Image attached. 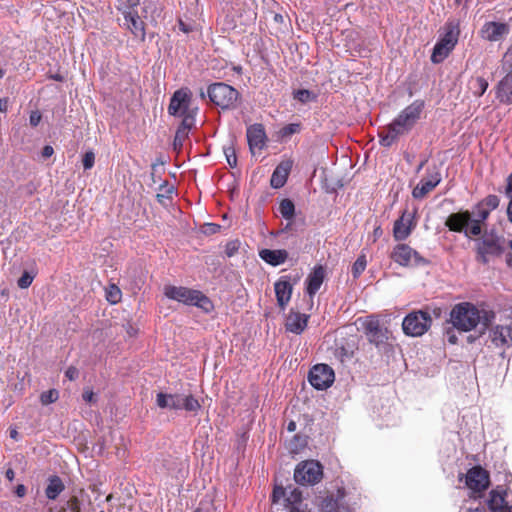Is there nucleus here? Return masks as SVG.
Instances as JSON below:
<instances>
[{"instance_id":"f257e3e1","label":"nucleus","mask_w":512,"mask_h":512,"mask_svg":"<svg viewBox=\"0 0 512 512\" xmlns=\"http://www.w3.org/2000/svg\"><path fill=\"white\" fill-rule=\"evenodd\" d=\"M424 106V101L415 100L405 107L389 124L382 127L378 131L380 145L389 148L400 137L409 134L420 120Z\"/></svg>"},{"instance_id":"f03ea898","label":"nucleus","mask_w":512,"mask_h":512,"mask_svg":"<svg viewBox=\"0 0 512 512\" xmlns=\"http://www.w3.org/2000/svg\"><path fill=\"white\" fill-rule=\"evenodd\" d=\"M460 33V20L457 18H449L442 27L440 37L432 50V63L439 64L450 55L458 43Z\"/></svg>"},{"instance_id":"7ed1b4c3","label":"nucleus","mask_w":512,"mask_h":512,"mask_svg":"<svg viewBox=\"0 0 512 512\" xmlns=\"http://www.w3.org/2000/svg\"><path fill=\"white\" fill-rule=\"evenodd\" d=\"M164 295L174 301L183 303L188 306H196L206 313L213 310L212 301L201 291L184 287L166 285L164 287Z\"/></svg>"},{"instance_id":"20e7f679","label":"nucleus","mask_w":512,"mask_h":512,"mask_svg":"<svg viewBox=\"0 0 512 512\" xmlns=\"http://www.w3.org/2000/svg\"><path fill=\"white\" fill-rule=\"evenodd\" d=\"M476 260L487 264L491 258L500 257L505 251V239L494 232H485L475 244Z\"/></svg>"},{"instance_id":"39448f33","label":"nucleus","mask_w":512,"mask_h":512,"mask_svg":"<svg viewBox=\"0 0 512 512\" xmlns=\"http://www.w3.org/2000/svg\"><path fill=\"white\" fill-rule=\"evenodd\" d=\"M156 404L160 408L170 410H184L189 413H197L201 408L199 400L191 393H163L156 395Z\"/></svg>"},{"instance_id":"423d86ee","label":"nucleus","mask_w":512,"mask_h":512,"mask_svg":"<svg viewBox=\"0 0 512 512\" xmlns=\"http://www.w3.org/2000/svg\"><path fill=\"white\" fill-rule=\"evenodd\" d=\"M480 321V311L469 302L456 304L450 313V322L453 327L460 331H471L476 328Z\"/></svg>"},{"instance_id":"0eeeda50","label":"nucleus","mask_w":512,"mask_h":512,"mask_svg":"<svg viewBox=\"0 0 512 512\" xmlns=\"http://www.w3.org/2000/svg\"><path fill=\"white\" fill-rule=\"evenodd\" d=\"M207 94L210 101L224 110L234 109L237 106L240 94L231 85L217 82L209 85Z\"/></svg>"},{"instance_id":"6e6552de","label":"nucleus","mask_w":512,"mask_h":512,"mask_svg":"<svg viewBox=\"0 0 512 512\" xmlns=\"http://www.w3.org/2000/svg\"><path fill=\"white\" fill-rule=\"evenodd\" d=\"M432 325V317L429 308L409 313L402 322V328L406 335L422 336Z\"/></svg>"},{"instance_id":"1a4fd4ad","label":"nucleus","mask_w":512,"mask_h":512,"mask_svg":"<svg viewBox=\"0 0 512 512\" xmlns=\"http://www.w3.org/2000/svg\"><path fill=\"white\" fill-rule=\"evenodd\" d=\"M323 476L322 465L315 460H308L299 463L294 471V480L303 486L317 484Z\"/></svg>"},{"instance_id":"9d476101","label":"nucleus","mask_w":512,"mask_h":512,"mask_svg":"<svg viewBox=\"0 0 512 512\" xmlns=\"http://www.w3.org/2000/svg\"><path fill=\"white\" fill-rule=\"evenodd\" d=\"M390 258L403 267L425 266L429 264V261L421 256L418 251L403 243L397 244L393 248Z\"/></svg>"},{"instance_id":"9b49d317","label":"nucleus","mask_w":512,"mask_h":512,"mask_svg":"<svg viewBox=\"0 0 512 512\" xmlns=\"http://www.w3.org/2000/svg\"><path fill=\"white\" fill-rule=\"evenodd\" d=\"M362 326L368 341L376 346L384 344L389 338V329L384 327L376 316H367Z\"/></svg>"},{"instance_id":"f8f14e48","label":"nucleus","mask_w":512,"mask_h":512,"mask_svg":"<svg viewBox=\"0 0 512 512\" xmlns=\"http://www.w3.org/2000/svg\"><path fill=\"white\" fill-rule=\"evenodd\" d=\"M334 380L335 373L327 364H316L309 371L308 381L317 390L329 388Z\"/></svg>"},{"instance_id":"ddd939ff","label":"nucleus","mask_w":512,"mask_h":512,"mask_svg":"<svg viewBox=\"0 0 512 512\" xmlns=\"http://www.w3.org/2000/svg\"><path fill=\"white\" fill-rule=\"evenodd\" d=\"M296 281L292 282L291 276L284 275L274 283L275 296L280 310H285L289 304L293 293V285Z\"/></svg>"},{"instance_id":"4468645a","label":"nucleus","mask_w":512,"mask_h":512,"mask_svg":"<svg viewBox=\"0 0 512 512\" xmlns=\"http://www.w3.org/2000/svg\"><path fill=\"white\" fill-rule=\"evenodd\" d=\"M465 478L467 487L474 492L484 491L489 486V474L481 466L469 469Z\"/></svg>"},{"instance_id":"2eb2a0df","label":"nucleus","mask_w":512,"mask_h":512,"mask_svg":"<svg viewBox=\"0 0 512 512\" xmlns=\"http://www.w3.org/2000/svg\"><path fill=\"white\" fill-rule=\"evenodd\" d=\"M416 226L414 216L408 213L407 210L403 211L402 215L394 222L393 237L396 241L406 240Z\"/></svg>"},{"instance_id":"dca6fc26","label":"nucleus","mask_w":512,"mask_h":512,"mask_svg":"<svg viewBox=\"0 0 512 512\" xmlns=\"http://www.w3.org/2000/svg\"><path fill=\"white\" fill-rule=\"evenodd\" d=\"M509 33V26L506 23L488 21L479 30L482 39L496 42Z\"/></svg>"},{"instance_id":"f3484780","label":"nucleus","mask_w":512,"mask_h":512,"mask_svg":"<svg viewBox=\"0 0 512 512\" xmlns=\"http://www.w3.org/2000/svg\"><path fill=\"white\" fill-rule=\"evenodd\" d=\"M489 337L497 348H509L512 345V323L496 325L490 329Z\"/></svg>"},{"instance_id":"a211bd4d","label":"nucleus","mask_w":512,"mask_h":512,"mask_svg":"<svg viewBox=\"0 0 512 512\" xmlns=\"http://www.w3.org/2000/svg\"><path fill=\"white\" fill-rule=\"evenodd\" d=\"M123 18L126 29H128L137 40L144 42L146 39V24L139 16V13L126 12Z\"/></svg>"},{"instance_id":"6ab92c4d","label":"nucleus","mask_w":512,"mask_h":512,"mask_svg":"<svg viewBox=\"0 0 512 512\" xmlns=\"http://www.w3.org/2000/svg\"><path fill=\"white\" fill-rule=\"evenodd\" d=\"M247 141L250 150L253 152L255 149L262 150L267 141V135L263 124L255 123L247 128L246 132Z\"/></svg>"},{"instance_id":"aec40b11","label":"nucleus","mask_w":512,"mask_h":512,"mask_svg":"<svg viewBox=\"0 0 512 512\" xmlns=\"http://www.w3.org/2000/svg\"><path fill=\"white\" fill-rule=\"evenodd\" d=\"M471 213L468 210L452 213L445 221V226L452 232H464L471 225Z\"/></svg>"},{"instance_id":"412c9836","label":"nucleus","mask_w":512,"mask_h":512,"mask_svg":"<svg viewBox=\"0 0 512 512\" xmlns=\"http://www.w3.org/2000/svg\"><path fill=\"white\" fill-rule=\"evenodd\" d=\"M190 100H191V94L188 90H185V89L177 90L171 97V100H170V103L168 106L169 114L176 116L178 114H181L182 111L191 110L189 108Z\"/></svg>"},{"instance_id":"4be33fe9","label":"nucleus","mask_w":512,"mask_h":512,"mask_svg":"<svg viewBox=\"0 0 512 512\" xmlns=\"http://www.w3.org/2000/svg\"><path fill=\"white\" fill-rule=\"evenodd\" d=\"M345 498V490L338 488L336 492L330 493L323 497L319 503L321 512H340L344 507L343 500Z\"/></svg>"},{"instance_id":"5701e85b","label":"nucleus","mask_w":512,"mask_h":512,"mask_svg":"<svg viewBox=\"0 0 512 512\" xmlns=\"http://www.w3.org/2000/svg\"><path fill=\"white\" fill-rule=\"evenodd\" d=\"M441 181V175L435 171L428 177L422 178L416 187L412 190L414 199H423L429 194Z\"/></svg>"},{"instance_id":"b1692460","label":"nucleus","mask_w":512,"mask_h":512,"mask_svg":"<svg viewBox=\"0 0 512 512\" xmlns=\"http://www.w3.org/2000/svg\"><path fill=\"white\" fill-rule=\"evenodd\" d=\"M293 167V160L287 159L281 161L275 168L270 179L271 187L275 189L282 188L288 179V176Z\"/></svg>"},{"instance_id":"393cba45","label":"nucleus","mask_w":512,"mask_h":512,"mask_svg":"<svg viewBox=\"0 0 512 512\" xmlns=\"http://www.w3.org/2000/svg\"><path fill=\"white\" fill-rule=\"evenodd\" d=\"M475 218L472 219L470 227L465 231L467 237L479 236L482 232V225L488 219L490 211L477 203L473 211Z\"/></svg>"},{"instance_id":"a878e982","label":"nucleus","mask_w":512,"mask_h":512,"mask_svg":"<svg viewBox=\"0 0 512 512\" xmlns=\"http://www.w3.org/2000/svg\"><path fill=\"white\" fill-rule=\"evenodd\" d=\"M309 315L291 310L286 318L285 328L294 334H301L307 327Z\"/></svg>"},{"instance_id":"bb28decb","label":"nucleus","mask_w":512,"mask_h":512,"mask_svg":"<svg viewBox=\"0 0 512 512\" xmlns=\"http://www.w3.org/2000/svg\"><path fill=\"white\" fill-rule=\"evenodd\" d=\"M325 278V269L322 265H317L309 273L306 279V292L313 297L320 289Z\"/></svg>"},{"instance_id":"cd10ccee","label":"nucleus","mask_w":512,"mask_h":512,"mask_svg":"<svg viewBox=\"0 0 512 512\" xmlns=\"http://www.w3.org/2000/svg\"><path fill=\"white\" fill-rule=\"evenodd\" d=\"M496 98L504 104H512V71H509L496 85Z\"/></svg>"},{"instance_id":"c85d7f7f","label":"nucleus","mask_w":512,"mask_h":512,"mask_svg":"<svg viewBox=\"0 0 512 512\" xmlns=\"http://www.w3.org/2000/svg\"><path fill=\"white\" fill-rule=\"evenodd\" d=\"M506 492L500 487L490 492L488 500V507L490 512H511V508L508 506L505 500Z\"/></svg>"},{"instance_id":"c756f323","label":"nucleus","mask_w":512,"mask_h":512,"mask_svg":"<svg viewBox=\"0 0 512 512\" xmlns=\"http://www.w3.org/2000/svg\"><path fill=\"white\" fill-rule=\"evenodd\" d=\"M259 256L267 264L278 266L283 264L288 259V252L284 249H262L259 252Z\"/></svg>"},{"instance_id":"7c9ffc66","label":"nucleus","mask_w":512,"mask_h":512,"mask_svg":"<svg viewBox=\"0 0 512 512\" xmlns=\"http://www.w3.org/2000/svg\"><path fill=\"white\" fill-rule=\"evenodd\" d=\"M64 489L65 485L61 478L57 475H54L48 479L45 495L49 500H56L58 496L64 491Z\"/></svg>"},{"instance_id":"2f4dec72","label":"nucleus","mask_w":512,"mask_h":512,"mask_svg":"<svg viewBox=\"0 0 512 512\" xmlns=\"http://www.w3.org/2000/svg\"><path fill=\"white\" fill-rule=\"evenodd\" d=\"M488 86V81L482 76H472L468 81V89L475 97H481Z\"/></svg>"},{"instance_id":"473e14b6","label":"nucleus","mask_w":512,"mask_h":512,"mask_svg":"<svg viewBox=\"0 0 512 512\" xmlns=\"http://www.w3.org/2000/svg\"><path fill=\"white\" fill-rule=\"evenodd\" d=\"M195 113L196 109L182 111L180 115L182 116L183 119L177 129L183 132H187V134H189L190 130L195 124Z\"/></svg>"},{"instance_id":"72a5a7b5","label":"nucleus","mask_w":512,"mask_h":512,"mask_svg":"<svg viewBox=\"0 0 512 512\" xmlns=\"http://www.w3.org/2000/svg\"><path fill=\"white\" fill-rule=\"evenodd\" d=\"M106 300L111 304H117L121 301L122 292L116 284H109L105 289Z\"/></svg>"},{"instance_id":"f704fd0d","label":"nucleus","mask_w":512,"mask_h":512,"mask_svg":"<svg viewBox=\"0 0 512 512\" xmlns=\"http://www.w3.org/2000/svg\"><path fill=\"white\" fill-rule=\"evenodd\" d=\"M279 212L286 220H291L295 215V205L290 199H283L279 204Z\"/></svg>"},{"instance_id":"c9c22d12","label":"nucleus","mask_w":512,"mask_h":512,"mask_svg":"<svg viewBox=\"0 0 512 512\" xmlns=\"http://www.w3.org/2000/svg\"><path fill=\"white\" fill-rule=\"evenodd\" d=\"M139 5L140 0H119L116 8L124 15L126 12H138Z\"/></svg>"},{"instance_id":"e433bc0d","label":"nucleus","mask_w":512,"mask_h":512,"mask_svg":"<svg viewBox=\"0 0 512 512\" xmlns=\"http://www.w3.org/2000/svg\"><path fill=\"white\" fill-rule=\"evenodd\" d=\"M367 260L364 254L359 255L356 261L352 265V275L355 279H357L366 269Z\"/></svg>"},{"instance_id":"4c0bfd02","label":"nucleus","mask_w":512,"mask_h":512,"mask_svg":"<svg viewBox=\"0 0 512 512\" xmlns=\"http://www.w3.org/2000/svg\"><path fill=\"white\" fill-rule=\"evenodd\" d=\"M478 203L491 212L499 206L500 199L497 195L490 194Z\"/></svg>"},{"instance_id":"58836bf2","label":"nucleus","mask_w":512,"mask_h":512,"mask_svg":"<svg viewBox=\"0 0 512 512\" xmlns=\"http://www.w3.org/2000/svg\"><path fill=\"white\" fill-rule=\"evenodd\" d=\"M223 151L229 166L235 168L237 166V156L233 143L224 146Z\"/></svg>"},{"instance_id":"ea45409f","label":"nucleus","mask_w":512,"mask_h":512,"mask_svg":"<svg viewBox=\"0 0 512 512\" xmlns=\"http://www.w3.org/2000/svg\"><path fill=\"white\" fill-rule=\"evenodd\" d=\"M300 130H301L300 123H290L280 129L279 135L282 138H288L293 134L299 133Z\"/></svg>"},{"instance_id":"a19ab883","label":"nucleus","mask_w":512,"mask_h":512,"mask_svg":"<svg viewBox=\"0 0 512 512\" xmlns=\"http://www.w3.org/2000/svg\"><path fill=\"white\" fill-rule=\"evenodd\" d=\"M59 398V392L56 389L44 391L40 395V401L43 405L54 403Z\"/></svg>"},{"instance_id":"79ce46f5","label":"nucleus","mask_w":512,"mask_h":512,"mask_svg":"<svg viewBox=\"0 0 512 512\" xmlns=\"http://www.w3.org/2000/svg\"><path fill=\"white\" fill-rule=\"evenodd\" d=\"M293 97L301 103H307L315 98L313 93L307 89H298L294 91Z\"/></svg>"},{"instance_id":"37998d69","label":"nucleus","mask_w":512,"mask_h":512,"mask_svg":"<svg viewBox=\"0 0 512 512\" xmlns=\"http://www.w3.org/2000/svg\"><path fill=\"white\" fill-rule=\"evenodd\" d=\"M336 354L341 362H345L351 359L354 355V349L352 346H340L336 349Z\"/></svg>"},{"instance_id":"c03bdc74","label":"nucleus","mask_w":512,"mask_h":512,"mask_svg":"<svg viewBox=\"0 0 512 512\" xmlns=\"http://www.w3.org/2000/svg\"><path fill=\"white\" fill-rule=\"evenodd\" d=\"M285 500L287 502V506L292 505V504L301 503V502H303L302 501V492L297 488H293L289 491Z\"/></svg>"},{"instance_id":"a18cd8bd","label":"nucleus","mask_w":512,"mask_h":512,"mask_svg":"<svg viewBox=\"0 0 512 512\" xmlns=\"http://www.w3.org/2000/svg\"><path fill=\"white\" fill-rule=\"evenodd\" d=\"M187 132H183L180 130H176L174 141H173V147L175 150L180 151L183 147L184 141L188 138Z\"/></svg>"},{"instance_id":"49530a36","label":"nucleus","mask_w":512,"mask_h":512,"mask_svg":"<svg viewBox=\"0 0 512 512\" xmlns=\"http://www.w3.org/2000/svg\"><path fill=\"white\" fill-rule=\"evenodd\" d=\"M240 244V241L237 239L228 241L225 245V254L227 257L234 256L238 252Z\"/></svg>"},{"instance_id":"de8ad7c7","label":"nucleus","mask_w":512,"mask_h":512,"mask_svg":"<svg viewBox=\"0 0 512 512\" xmlns=\"http://www.w3.org/2000/svg\"><path fill=\"white\" fill-rule=\"evenodd\" d=\"M33 279L34 276H32L29 272L25 271L18 279L17 284L21 289H26L32 284Z\"/></svg>"},{"instance_id":"09e8293b","label":"nucleus","mask_w":512,"mask_h":512,"mask_svg":"<svg viewBox=\"0 0 512 512\" xmlns=\"http://www.w3.org/2000/svg\"><path fill=\"white\" fill-rule=\"evenodd\" d=\"M82 164L85 170L91 169L95 164V154L93 151H87L83 155Z\"/></svg>"},{"instance_id":"8fccbe9b","label":"nucleus","mask_w":512,"mask_h":512,"mask_svg":"<svg viewBox=\"0 0 512 512\" xmlns=\"http://www.w3.org/2000/svg\"><path fill=\"white\" fill-rule=\"evenodd\" d=\"M212 500L209 497L201 500L199 506L193 512H211Z\"/></svg>"},{"instance_id":"3c124183","label":"nucleus","mask_w":512,"mask_h":512,"mask_svg":"<svg viewBox=\"0 0 512 512\" xmlns=\"http://www.w3.org/2000/svg\"><path fill=\"white\" fill-rule=\"evenodd\" d=\"M502 66L503 68L510 69V71H512V43L503 56Z\"/></svg>"},{"instance_id":"603ef678","label":"nucleus","mask_w":512,"mask_h":512,"mask_svg":"<svg viewBox=\"0 0 512 512\" xmlns=\"http://www.w3.org/2000/svg\"><path fill=\"white\" fill-rule=\"evenodd\" d=\"M288 512H312L308 505L301 502L297 504H292L287 506Z\"/></svg>"},{"instance_id":"864d4df0","label":"nucleus","mask_w":512,"mask_h":512,"mask_svg":"<svg viewBox=\"0 0 512 512\" xmlns=\"http://www.w3.org/2000/svg\"><path fill=\"white\" fill-rule=\"evenodd\" d=\"M42 115L38 110L32 111L29 117V123L32 127H36L41 122Z\"/></svg>"},{"instance_id":"5fc2aeb1","label":"nucleus","mask_w":512,"mask_h":512,"mask_svg":"<svg viewBox=\"0 0 512 512\" xmlns=\"http://www.w3.org/2000/svg\"><path fill=\"white\" fill-rule=\"evenodd\" d=\"M65 376L70 381H74L79 377V370L75 366H69L65 371Z\"/></svg>"},{"instance_id":"6e6d98bb","label":"nucleus","mask_w":512,"mask_h":512,"mask_svg":"<svg viewBox=\"0 0 512 512\" xmlns=\"http://www.w3.org/2000/svg\"><path fill=\"white\" fill-rule=\"evenodd\" d=\"M95 393L92 390H84L82 397L85 402L92 403L95 402Z\"/></svg>"},{"instance_id":"4d7b16f0","label":"nucleus","mask_w":512,"mask_h":512,"mask_svg":"<svg viewBox=\"0 0 512 512\" xmlns=\"http://www.w3.org/2000/svg\"><path fill=\"white\" fill-rule=\"evenodd\" d=\"M53 153H54L53 147L50 146V145H45L43 147V149H42V153L41 154H42L43 158H49V157H51L53 155Z\"/></svg>"},{"instance_id":"13d9d810","label":"nucleus","mask_w":512,"mask_h":512,"mask_svg":"<svg viewBox=\"0 0 512 512\" xmlns=\"http://www.w3.org/2000/svg\"><path fill=\"white\" fill-rule=\"evenodd\" d=\"M26 492H27V489L23 484H19L16 486L15 494L18 497H20V498L24 497L26 495Z\"/></svg>"},{"instance_id":"bf43d9fd","label":"nucleus","mask_w":512,"mask_h":512,"mask_svg":"<svg viewBox=\"0 0 512 512\" xmlns=\"http://www.w3.org/2000/svg\"><path fill=\"white\" fill-rule=\"evenodd\" d=\"M179 29L184 33H189L192 31V27L186 23H184L183 20H178Z\"/></svg>"},{"instance_id":"052dcab7","label":"nucleus","mask_w":512,"mask_h":512,"mask_svg":"<svg viewBox=\"0 0 512 512\" xmlns=\"http://www.w3.org/2000/svg\"><path fill=\"white\" fill-rule=\"evenodd\" d=\"M9 436H10V438H12L15 441H19L20 440V436H19L17 427H10V429H9Z\"/></svg>"},{"instance_id":"680f3d73","label":"nucleus","mask_w":512,"mask_h":512,"mask_svg":"<svg viewBox=\"0 0 512 512\" xmlns=\"http://www.w3.org/2000/svg\"><path fill=\"white\" fill-rule=\"evenodd\" d=\"M509 247L511 251L506 256V263L510 268H512V240L509 241Z\"/></svg>"},{"instance_id":"e2e57ef3","label":"nucleus","mask_w":512,"mask_h":512,"mask_svg":"<svg viewBox=\"0 0 512 512\" xmlns=\"http://www.w3.org/2000/svg\"><path fill=\"white\" fill-rule=\"evenodd\" d=\"M8 109V99L7 98H1L0 99V111L6 112Z\"/></svg>"},{"instance_id":"0e129e2a","label":"nucleus","mask_w":512,"mask_h":512,"mask_svg":"<svg viewBox=\"0 0 512 512\" xmlns=\"http://www.w3.org/2000/svg\"><path fill=\"white\" fill-rule=\"evenodd\" d=\"M447 339L450 344L457 343V337L453 332L447 331Z\"/></svg>"},{"instance_id":"69168bd1","label":"nucleus","mask_w":512,"mask_h":512,"mask_svg":"<svg viewBox=\"0 0 512 512\" xmlns=\"http://www.w3.org/2000/svg\"><path fill=\"white\" fill-rule=\"evenodd\" d=\"M284 495H285V490L283 488H276L273 491V498H274V500L276 498H279L280 496H284Z\"/></svg>"},{"instance_id":"338daca9","label":"nucleus","mask_w":512,"mask_h":512,"mask_svg":"<svg viewBox=\"0 0 512 512\" xmlns=\"http://www.w3.org/2000/svg\"><path fill=\"white\" fill-rule=\"evenodd\" d=\"M506 193L508 196H512V174L508 177Z\"/></svg>"},{"instance_id":"774afa93","label":"nucleus","mask_w":512,"mask_h":512,"mask_svg":"<svg viewBox=\"0 0 512 512\" xmlns=\"http://www.w3.org/2000/svg\"><path fill=\"white\" fill-rule=\"evenodd\" d=\"M510 197H511V200L507 207V216H508V220L512 223V195Z\"/></svg>"}]
</instances>
